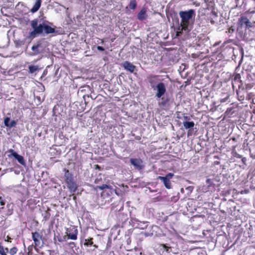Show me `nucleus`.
I'll return each instance as SVG.
<instances>
[{
    "instance_id": "f257e3e1",
    "label": "nucleus",
    "mask_w": 255,
    "mask_h": 255,
    "mask_svg": "<svg viewBox=\"0 0 255 255\" xmlns=\"http://www.w3.org/2000/svg\"><path fill=\"white\" fill-rule=\"evenodd\" d=\"M30 24L32 30L28 32L27 36L28 39H33L39 36H45L49 34L57 33L54 28L55 26L47 20L45 17L39 16L31 20Z\"/></svg>"
},
{
    "instance_id": "7c9ffc66",
    "label": "nucleus",
    "mask_w": 255,
    "mask_h": 255,
    "mask_svg": "<svg viewBox=\"0 0 255 255\" xmlns=\"http://www.w3.org/2000/svg\"><path fill=\"white\" fill-rule=\"evenodd\" d=\"M92 240H93L92 238H90L87 239H85L84 245L86 246H92L93 244V242Z\"/></svg>"
},
{
    "instance_id": "423d86ee",
    "label": "nucleus",
    "mask_w": 255,
    "mask_h": 255,
    "mask_svg": "<svg viewBox=\"0 0 255 255\" xmlns=\"http://www.w3.org/2000/svg\"><path fill=\"white\" fill-rule=\"evenodd\" d=\"M153 90L156 91L155 97L157 99H158V98H161L163 97L162 96L167 94L166 85L162 82H158L157 86H156L155 88Z\"/></svg>"
},
{
    "instance_id": "bb28decb",
    "label": "nucleus",
    "mask_w": 255,
    "mask_h": 255,
    "mask_svg": "<svg viewBox=\"0 0 255 255\" xmlns=\"http://www.w3.org/2000/svg\"><path fill=\"white\" fill-rule=\"evenodd\" d=\"M14 158L15 159H16L18 162L21 165H24V166H25L26 165V162H25V161L24 159V157L20 155H19L18 153L14 157Z\"/></svg>"
},
{
    "instance_id": "6e6552de",
    "label": "nucleus",
    "mask_w": 255,
    "mask_h": 255,
    "mask_svg": "<svg viewBox=\"0 0 255 255\" xmlns=\"http://www.w3.org/2000/svg\"><path fill=\"white\" fill-rule=\"evenodd\" d=\"M32 238L35 244V248H42L43 246V241H42V236L37 232L32 233Z\"/></svg>"
},
{
    "instance_id": "2eb2a0df",
    "label": "nucleus",
    "mask_w": 255,
    "mask_h": 255,
    "mask_svg": "<svg viewBox=\"0 0 255 255\" xmlns=\"http://www.w3.org/2000/svg\"><path fill=\"white\" fill-rule=\"evenodd\" d=\"M78 230L76 227L73 226L67 232L68 238L71 240H76L77 238Z\"/></svg>"
},
{
    "instance_id": "0e129e2a",
    "label": "nucleus",
    "mask_w": 255,
    "mask_h": 255,
    "mask_svg": "<svg viewBox=\"0 0 255 255\" xmlns=\"http://www.w3.org/2000/svg\"><path fill=\"white\" fill-rule=\"evenodd\" d=\"M215 163L216 164H219V162H218V161H216V162H215Z\"/></svg>"
},
{
    "instance_id": "a18cd8bd",
    "label": "nucleus",
    "mask_w": 255,
    "mask_h": 255,
    "mask_svg": "<svg viewBox=\"0 0 255 255\" xmlns=\"http://www.w3.org/2000/svg\"><path fill=\"white\" fill-rule=\"evenodd\" d=\"M239 138V136L238 135L237 137H231L229 140H232L233 141H234L235 142H237Z\"/></svg>"
},
{
    "instance_id": "0eeeda50",
    "label": "nucleus",
    "mask_w": 255,
    "mask_h": 255,
    "mask_svg": "<svg viewBox=\"0 0 255 255\" xmlns=\"http://www.w3.org/2000/svg\"><path fill=\"white\" fill-rule=\"evenodd\" d=\"M216 178H208L206 180V185H204L203 189L206 191L215 190L216 188V184L218 182Z\"/></svg>"
},
{
    "instance_id": "7ed1b4c3",
    "label": "nucleus",
    "mask_w": 255,
    "mask_h": 255,
    "mask_svg": "<svg viewBox=\"0 0 255 255\" xmlns=\"http://www.w3.org/2000/svg\"><path fill=\"white\" fill-rule=\"evenodd\" d=\"M161 98H158L159 101L158 102V106L165 110H169L173 105L178 106L174 102V99L172 95L168 94H166L162 96Z\"/></svg>"
},
{
    "instance_id": "a19ab883",
    "label": "nucleus",
    "mask_w": 255,
    "mask_h": 255,
    "mask_svg": "<svg viewBox=\"0 0 255 255\" xmlns=\"http://www.w3.org/2000/svg\"><path fill=\"white\" fill-rule=\"evenodd\" d=\"M174 174L173 173H169L168 174H167V175H166L165 176H164V177H166V178L168 179L169 180L170 179H171L172 178V177L173 176Z\"/></svg>"
},
{
    "instance_id": "58836bf2",
    "label": "nucleus",
    "mask_w": 255,
    "mask_h": 255,
    "mask_svg": "<svg viewBox=\"0 0 255 255\" xmlns=\"http://www.w3.org/2000/svg\"><path fill=\"white\" fill-rule=\"evenodd\" d=\"M0 254L1 255H6L2 246L0 245Z\"/></svg>"
},
{
    "instance_id": "9d476101",
    "label": "nucleus",
    "mask_w": 255,
    "mask_h": 255,
    "mask_svg": "<svg viewBox=\"0 0 255 255\" xmlns=\"http://www.w3.org/2000/svg\"><path fill=\"white\" fill-rule=\"evenodd\" d=\"M31 50L32 52L30 54L31 56L37 55L44 52V48L42 43L39 41L37 42L32 46Z\"/></svg>"
},
{
    "instance_id": "c756f323",
    "label": "nucleus",
    "mask_w": 255,
    "mask_h": 255,
    "mask_svg": "<svg viewBox=\"0 0 255 255\" xmlns=\"http://www.w3.org/2000/svg\"><path fill=\"white\" fill-rule=\"evenodd\" d=\"M233 78H232V81H234L235 82H241V76L240 74L235 73L233 75Z\"/></svg>"
},
{
    "instance_id": "6ab92c4d",
    "label": "nucleus",
    "mask_w": 255,
    "mask_h": 255,
    "mask_svg": "<svg viewBox=\"0 0 255 255\" xmlns=\"http://www.w3.org/2000/svg\"><path fill=\"white\" fill-rule=\"evenodd\" d=\"M236 93L240 101H244L246 98L247 99L248 93L246 90H237Z\"/></svg>"
},
{
    "instance_id": "680f3d73",
    "label": "nucleus",
    "mask_w": 255,
    "mask_h": 255,
    "mask_svg": "<svg viewBox=\"0 0 255 255\" xmlns=\"http://www.w3.org/2000/svg\"><path fill=\"white\" fill-rule=\"evenodd\" d=\"M90 97L93 100H95L96 99V98H93V96H92L91 95H90Z\"/></svg>"
},
{
    "instance_id": "b1692460",
    "label": "nucleus",
    "mask_w": 255,
    "mask_h": 255,
    "mask_svg": "<svg viewBox=\"0 0 255 255\" xmlns=\"http://www.w3.org/2000/svg\"><path fill=\"white\" fill-rule=\"evenodd\" d=\"M34 0L35 2L34 5L30 10V11L33 13L36 12L39 9L41 5V0Z\"/></svg>"
},
{
    "instance_id": "774afa93",
    "label": "nucleus",
    "mask_w": 255,
    "mask_h": 255,
    "mask_svg": "<svg viewBox=\"0 0 255 255\" xmlns=\"http://www.w3.org/2000/svg\"><path fill=\"white\" fill-rule=\"evenodd\" d=\"M232 87H233V89H234V84L233 83H232Z\"/></svg>"
},
{
    "instance_id": "dca6fc26",
    "label": "nucleus",
    "mask_w": 255,
    "mask_h": 255,
    "mask_svg": "<svg viewBox=\"0 0 255 255\" xmlns=\"http://www.w3.org/2000/svg\"><path fill=\"white\" fill-rule=\"evenodd\" d=\"M239 22L242 27L244 26L248 28L253 27L252 22L246 16H241L239 19Z\"/></svg>"
},
{
    "instance_id": "e2e57ef3",
    "label": "nucleus",
    "mask_w": 255,
    "mask_h": 255,
    "mask_svg": "<svg viewBox=\"0 0 255 255\" xmlns=\"http://www.w3.org/2000/svg\"><path fill=\"white\" fill-rule=\"evenodd\" d=\"M104 43V41L103 40H101V44H103Z\"/></svg>"
},
{
    "instance_id": "79ce46f5",
    "label": "nucleus",
    "mask_w": 255,
    "mask_h": 255,
    "mask_svg": "<svg viewBox=\"0 0 255 255\" xmlns=\"http://www.w3.org/2000/svg\"><path fill=\"white\" fill-rule=\"evenodd\" d=\"M5 204V200L2 197H0V205L3 206Z\"/></svg>"
},
{
    "instance_id": "2f4dec72",
    "label": "nucleus",
    "mask_w": 255,
    "mask_h": 255,
    "mask_svg": "<svg viewBox=\"0 0 255 255\" xmlns=\"http://www.w3.org/2000/svg\"><path fill=\"white\" fill-rule=\"evenodd\" d=\"M7 152L10 153L7 155L9 158L11 157H14L17 154V153L12 149H8Z\"/></svg>"
},
{
    "instance_id": "4be33fe9",
    "label": "nucleus",
    "mask_w": 255,
    "mask_h": 255,
    "mask_svg": "<svg viewBox=\"0 0 255 255\" xmlns=\"http://www.w3.org/2000/svg\"><path fill=\"white\" fill-rule=\"evenodd\" d=\"M156 227V226H150L148 228V230H149V231H145V232H142L141 234L144 235L145 237H151L154 234V231L153 230V229Z\"/></svg>"
},
{
    "instance_id": "c03bdc74",
    "label": "nucleus",
    "mask_w": 255,
    "mask_h": 255,
    "mask_svg": "<svg viewBox=\"0 0 255 255\" xmlns=\"http://www.w3.org/2000/svg\"><path fill=\"white\" fill-rule=\"evenodd\" d=\"M193 130L192 128L188 129V131H187V136H190L192 135L193 133Z\"/></svg>"
},
{
    "instance_id": "c85d7f7f",
    "label": "nucleus",
    "mask_w": 255,
    "mask_h": 255,
    "mask_svg": "<svg viewBox=\"0 0 255 255\" xmlns=\"http://www.w3.org/2000/svg\"><path fill=\"white\" fill-rule=\"evenodd\" d=\"M29 73L30 74L34 73L37 71H38L39 68L37 65H30L28 67Z\"/></svg>"
},
{
    "instance_id": "052dcab7",
    "label": "nucleus",
    "mask_w": 255,
    "mask_h": 255,
    "mask_svg": "<svg viewBox=\"0 0 255 255\" xmlns=\"http://www.w3.org/2000/svg\"><path fill=\"white\" fill-rule=\"evenodd\" d=\"M70 245L73 246V245H75V243L74 242H72V243H70Z\"/></svg>"
},
{
    "instance_id": "473e14b6",
    "label": "nucleus",
    "mask_w": 255,
    "mask_h": 255,
    "mask_svg": "<svg viewBox=\"0 0 255 255\" xmlns=\"http://www.w3.org/2000/svg\"><path fill=\"white\" fill-rule=\"evenodd\" d=\"M114 189L111 186H109V189H107V191H105V193H106L107 196H110L112 195L113 192H114Z\"/></svg>"
},
{
    "instance_id": "ddd939ff",
    "label": "nucleus",
    "mask_w": 255,
    "mask_h": 255,
    "mask_svg": "<svg viewBox=\"0 0 255 255\" xmlns=\"http://www.w3.org/2000/svg\"><path fill=\"white\" fill-rule=\"evenodd\" d=\"M121 66L126 70L129 72L130 73H133L135 71H137L136 66L128 61H126L122 63Z\"/></svg>"
},
{
    "instance_id": "ea45409f",
    "label": "nucleus",
    "mask_w": 255,
    "mask_h": 255,
    "mask_svg": "<svg viewBox=\"0 0 255 255\" xmlns=\"http://www.w3.org/2000/svg\"><path fill=\"white\" fill-rule=\"evenodd\" d=\"M232 154L234 157L238 158H242V155L238 153L237 152H232Z\"/></svg>"
},
{
    "instance_id": "4c0bfd02",
    "label": "nucleus",
    "mask_w": 255,
    "mask_h": 255,
    "mask_svg": "<svg viewBox=\"0 0 255 255\" xmlns=\"http://www.w3.org/2000/svg\"><path fill=\"white\" fill-rule=\"evenodd\" d=\"M229 98V95L228 94L227 95L226 97L220 99V101L221 103H225L228 101V99Z\"/></svg>"
},
{
    "instance_id": "f3484780",
    "label": "nucleus",
    "mask_w": 255,
    "mask_h": 255,
    "mask_svg": "<svg viewBox=\"0 0 255 255\" xmlns=\"http://www.w3.org/2000/svg\"><path fill=\"white\" fill-rule=\"evenodd\" d=\"M148 17L147 14V10L145 7H143L140 11L138 13L137 18L140 21H143L146 20Z\"/></svg>"
},
{
    "instance_id": "412c9836",
    "label": "nucleus",
    "mask_w": 255,
    "mask_h": 255,
    "mask_svg": "<svg viewBox=\"0 0 255 255\" xmlns=\"http://www.w3.org/2000/svg\"><path fill=\"white\" fill-rule=\"evenodd\" d=\"M157 179L161 180L167 189L171 188V183L170 180L163 176H158Z\"/></svg>"
},
{
    "instance_id": "f8f14e48",
    "label": "nucleus",
    "mask_w": 255,
    "mask_h": 255,
    "mask_svg": "<svg viewBox=\"0 0 255 255\" xmlns=\"http://www.w3.org/2000/svg\"><path fill=\"white\" fill-rule=\"evenodd\" d=\"M130 163L138 170H142L144 165L143 161L140 158H131L129 160Z\"/></svg>"
},
{
    "instance_id": "4d7b16f0",
    "label": "nucleus",
    "mask_w": 255,
    "mask_h": 255,
    "mask_svg": "<svg viewBox=\"0 0 255 255\" xmlns=\"http://www.w3.org/2000/svg\"><path fill=\"white\" fill-rule=\"evenodd\" d=\"M114 192H115L117 195H119V194L118 193L116 189H114Z\"/></svg>"
},
{
    "instance_id": "6e6d98bb",
    "label": "nucleus",
    "mask_w": 255,
    "mask_h": 255,
    "mask_svg": "<svg viewBox=\"0 0 255 255\" xmlns=\"http://www.w3.org/2000/svg\"><path fill=\"white\" fill-rule=\"evenodd\" d=\"M99 181V180L98 179H97H97H95V183H98Z\"/></svg>"
},
{
    "instance_id": "c9c22d12",
    "label": "nucleus",
    "mask_w": 255,
    "mask_h": 255,
    "mask_svg": "<svg viewBox=\"0 0 255 255\" xmlns=\"http://www.w3.org/2000/svg\"><path fill=\"white\" fill-rule=\"evenodd\" d=\"M239 85H238V90H246L245 86L243 84V82L242 81H241V82H239Z\"/></svg>"
},
{
    "instance_id": "49530a36",
    "label": "nucleus",
    "mask_w": 255,
    "mask_h": 255,
    "mask_svg": "<svg viewBox=\"0 0 255 255\" xmlns=\"http://www.w3.org/2000/svg\"><path fill=\"white\" fill-rule=\"evenodd\" d=\"M242 159L241 161H242V162L243 163V164L244 165H246L247 164H246V161H247V158L246 157H243L242 156V158H241Z\"/></svg>"
},
{
    "instance_id": "f704fd0d",
    "label": "nucleus",
    "mask_w": 255,
    "mask_h": 255,
    "mask_svg": "<svg viewBox=\"0 0 255 255\" xmlns=\"http://www.w3.org/2000/svg\"><path fill=\"white\" fill-rule=\"evenodd\" d=\"M10 206H11V204H7L6 205V207L8 208V211L6 213V215L8 216L11 215L12 214V208L10 209Z\"/></svg>"
},
{
    "instance_id": "69168bd1",
    "label": "nucleus",
    "mask_w": 255,
    "mask_h": 255,
    "mask_svg": "<svg viewBox=\"0 0 255 255\" xmlns=\"http://www.w3.org/2000/svg\"><path fill=\"white\" fill-rule=\"evenodd\" d=\"M181 192H184V189H183V188H181Z\"/></svg>"
},
{
    "instance_id": "338daca9",
    "label": "nucleus",
    "mask_w": 255,
    "mask_h": 255,
    "mask_svg": "<svg viewBox=\"0 0 255 255\" xmlns=\"http://www.w3.org/2000/svg\"><path fill=\"white\" fill-rule=\"evenodd\" d=\"M94 247L95 248H98V246L96 245H94Z\"/></svg>"
},
{
    "instance_id": "9b49d317",
    "label": "nucleus",
    "mask_w": 255,
    "mask_h": 255,
    "mask_svg": "<svg viewBox=\"0 0 255 255\" xmlns=\"http://www.w3.org/2000/svg\"><path fill=\"white\" fill-rule=\"evenodd\" d=\"M159 76L156 75H149L147 77V80L150 85L151 88L154 90L158 82H160L158 79Z\"/></svg>"
},
{
    "instance_id": "e433bc0d",
    "label": "nucleus",
    "mask_w": 255,
    "mask_h": 255,
    "mask_svg": "<svg viewBox=\"0 0 255 255\" xmlns=\"http://www.w3.org/2000/svg\"><path fill=\"white\" fill-rule=\"evenodd\" d=\"M253 87V84H247L245 85V90L247 92L248 90L251 89Z\"/></svg>"
},
{
    "instance_id": "f03ea898",
    "label": "nucleus",
    "mask_w": 255,
    "mask_h": 255,
    "mask_svg": "<svg viewBox=\"0 0 255 255\" xmlns=\"http://www.w3.org/2000/svg\"><path fill=\"white\" fill-rule=\"evenodd\" d=\"M180 18V24L177 35L179 36L183 33V31L190 32L193 28L196 16L195 10L193 9H189L185 10H180L179 12Z\"/></svg>"
},
{
    "instance_id": "39448f33",
    "label": "nucleus",
    "mask_w": 255,
    "mask_h": 255,
    "mask_svg": "<svg viewBox=\"0 0 255 255\" xmlns=\"http://www.w3.org/2000/svg\"><path fill=\"white\" fill-rule=\"evenodd\" d=\"M160 246L167 253H172L174 255H179L180 254V249L178 248V245L176 243L161 244Z\"/></svg>"
},
{
    "instance_id": "de8ad7c7",
    "label": "nucleus",
    "mask_w": 255,
    "mask_h": 255,
    "mask_svg": "<svg viewBox=\"0 0 255 255\" xmlns=\"http://www.w3.org/2000/svg\"><path fill=\"white\" fill-rule=\"evenodd\" d=\"M112 245V242L111 240H109L107 244L106 250H108L110 248H111Z\"/></svg>"
},
{
    "instance_id": "13d9d810",
    "label": "nucleus",
    "mask_w": 255,
    "mask_h": 255,
    "mask_svg": "<svg viewBox=\"0 0 255 255\" xmlns=\"http://www.w3.org/2000/svg\"><path fill=\"white\" fill-rule=\"evenodd\" d=\"M84 87H81L80 89H79V91H80L81 92H83L84 91V89H83V88H84Z\"/></svg>"
},
{
    "instance_id": "bf43d9fd",
    "label": "nucleus",
    "mask_w": 255,
    "mask_h": 255,
    "mask_svg": "<svg viewBox=\"0 0 255 255\" xmlns=\"http://www.w3.org/2000/svg\"><path fill=\"white\" fill-rule=\"evenodd\" d=\"M4 250V251H5L7 253L8 252V249L7 248H5Z\"/></svg>"
},
{
    "instance_id": "72a5a7b5",
    "label": "nucleus",
    "mask_w": 255,
    "mask_h": 255,
    "mask_svg": "<svg viewBox=\"0 0 255 255\" xmlns=\"http://www.w3.org/2000/svg\"><path fill=\"white\" fill-rule=\"evenodd\" d=\"M17 251V249L16 247H13L10 249L9 253L11 255H15Z\"/></svg>"
},
{
    "instance_id": "393cba45",
    "label": "nucleus",
    "mask_w": 255,
    "mask_h": 255,
    "mask_svg": "<svg viewBox=\"0 0 255 255\" xmlns=\"http://www.w3.org/2000/svg\"><path fill=\"white\" fill-rule=\"evenodd\" d=\"M236 112V108L231 107L228 108L225 113V116L228 117V118H231L234 116Z\"/></svg>"
},
{
    "instance_id": "37998d69",
    "label": "nucleus",
    "mask_w": 255,
    "mask_h": 255,
    "mask_svg": "<svg viewBox=\"0 0 255 255\" xmlns=\"http://www.w3.org/2000/svg\"><path fill=\"white\" fill-rule=\"evenodd\" d=\"M89 97H90V96H89V95H84V96H83V100H84L85 104L86 105H87V103H88V102L87 101L86 98H89Z\"/></svg>"
},
{
    "instance_id": "20e7f679",
    "label": "nucleus",
    "mask_w": 255,
    "mask_h": 255,
    "mask_svg": "<svg viewBox=\"0 0 255 255\" xmlns=\"http://www.w3.org/2000/svg\"><path fill=\"white\" fill-rule=\"evenodd\" d=\"M64 178L67 187L71 193H75L78 188V185L74 179L73 175L68 169L64 168Z\"/></svg>"
},
{
    "instance_id": "5fc2aeb1",
    "label": "nucleus",
    "mask_w": 255,
    "mask_h": 255,
    "mask_svg": "<svg viewBox=\"0 0 255 255\" xmlns=\"http://www.w3.org/2000/svg\"><path fill=\"white\" fill-rule=\"evenodd\" d=\"M234 31V29L233 28H230V29H229V32H233Z\"/></svg>"
},
{
    "instance_id": "1a4fd4ad",
    "label": "nucleus",
    "mask_w": 255,
    "mask_h": 255,
    "mask_svg": "<svg viewBox=\"0 0 255 255\" xmlns=\"http://www.w3.org/2000/svg\"><path fill=\"white\" fill-rule=\"evenodd\" d=\"M130 223L133 227L142 230L146 229L148 226L147 222L139 221L136 218L131 217L130 219Z\"/></svg>"
},
{
    "instance_id": "864d4df0",
    "label": "nucleus",
    "mask_w": 255,
    "mask_h": 255,
    "mask_svg": "<svg viewBox=\"0 0 255 255\" xmlns=\"http://www.w3.org/2000/svg\"><path fill=\"white\" fill-rule=\"evenodd\" d=\"M45 174H46V176H48V172L46 171V172H44L43 171L41 173V177H43L44 176H45Z\"/></svg>"
},
{
    "instance_id": "cd10ccee",
    "label": "nucleus",
    "mask_w": 255,
    "mask_h": 255,
    "mask_svg": "<svg viewBox=\"0 0 255 255\" xmlns=\"http://www.w3.org/2000/svg\"><path fill=\"white\" fill-rule=\"evenodd\" d=\"M109 186L110 185H108L107 184H102V185H100V186H97L96 187H95V189H100L101 190H103L102 194V195H103L105 193V191H107V189H109Z\"/></svg>"
},
{
    "instance_id": "603ef678",
    "label": "nucleus",
    "mask_w": 255,
    "mask_h": 255,
    "mask_svg": "<svg viewBox=\"0 0 255 255\" xmlns=\"http://www.w3.org/2000/svg\"><path fill=\"white\" fill-rule=\"evenodd\" d=\"M183 119L184 121H189L190 120V118L188 116H184Z\"/></svg>"
},
{
    "instance_id": "a878e982",
    "label": "nucleus",
    "mask_w": 255,
    "mask_h": 255,
    "mask_svg": "<svg viewBox=\"0 0 255 255\" xmlns=\"http://www.w3.org/2000/svg\"><path fill=\"white\" fill-rule=\"evenodd\" d=\"M183 125L184 128L186 129L193 128L195 126V124L193 121H183Z\"/></svg>"
},
{
    "instance_id": "09e8293b",
    "label": "nucleus",
    "mask_w": 255,
    "mask_h": 255,
    "mask_svg": "<svg viewBox=\"0 0 255 255\" xmlns=\"http://www.w3.org/2000/svg\"><path fill=\"white\" fill-rule=\"evenodd\" d=\"M59 137L62 139H64L66 138V137L63 135V134L62 132L59 133ZM66 139H68V138H66Z\"/></svg>"
},
{
    "instance_id": "8fccbe9b",
    "label": "nucleus",
    "mask_w": 255,
    "mask_h": 255,
    "mask_svg": "<svg viewBox=\"0 0 255 255\" xmlns=\"http://www.w3.org/2000/svg\"><path fill=\"white\" fill-rule=\"evenodd\" d=\"M97 49L100 51H104L105 50V49L102 46H98Z\"/></svg>"
},
{
    "instance_id": "3c124183",
    "label": "nucleus",
    "mask_w": 255,
    "mask_h": 255,
    "mask_svg": "<svg viewBox=\"0 0 255 255\" xmlns=\"http://www.w3.org/2000/svg\"><path fill=\"white\" fill-rule=\"evenodd\" d=\"M47 74V71L46 70H44L43 72V74L41 76V78H42L43 77H44L46 74Z\"/></svg>"
},
{
    "instance_id": "aec40b11",
    "label": "nucleus",
    "mask_w": 255,
    "mask_h": 255,
    "mask_svg": "<svg viewBox=\"0 0 255 255\" xmlns=\"http://www.w3.org/2000/svg\"><path fill=\"white\" fill-rule=\"evenodd\" d=\"M4 124L6 127L11 128L12 127H14L16 126V122L14 120H12L10 122V118L8 117H6L4 119Z\"/></svg>"
},
{
    "instance_id": "5701e85b",
    "label": "nucleus",
    "mask_w": 255,
    "mask_h": 255,
    "mask_svg": "<svg viewBox=\"0 0 255 255\" xmlns=\"http://www.w3.org/2000/svg\"><path fill=\"white\" fill-rule=\"evenodd\" d=\"M218 17V14L215 11H212L209 14L208 19L210 21V22L213 24H215Z\"/></svg>"
},
{
    "instance_id": "4468645a",
    "label": "nucleus",
    "mask_w": 255,
    "mask_h": 255,
    "mask_svg": "<svg viewBox=\"0 0 255 255\" xmlns=\"http://www.w3.org/2000/svg\"><path fill=\"white\" fill-rule=\"evenodd\" d=\"M169 16L171 17L173 22L176 24L177 29L178 30V28H179L180 26V21H179L177 13L174 11H171L169 13L167 14L168 18H169Z\"/></svg>"
},
{
    "instance_id": "a211bd4d",
    "label": "nucleus",
    "mask_w": 255,
    "mask_h": 255,
    "mask_svg": "<svg viewBox=\"0 0 255 255\" xmlns=\"http://www.w3.org/2000/svg\"><path fill=\"white\" fill-rule=\"evenodd\" d=\"M137 6L136 0H130L129 4L126 7V13L129 14L130 13L129 9L134 10Z\"/></svg>"
}]
</instances>
